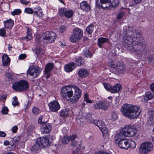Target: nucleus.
<instances>
[{
	"label": "nucleus",
	"mask_w": 154,
	"mask_h": 154,
	"mask_svg": "<svg viewBox=\"0 0 154 154\" xmlns=\"http://www.w3.org/2000/svg\"><path fill=\"white\" fill-rule=\"evenodd\" d=\"M136 132V130L133 129L131 125L125 126L119 133L115 136L114 140L115 143L118 144L119 147L122 149H127L128 148H135L136 145L135 142L131 140H127L125 138V137H133Z\"/></svg>",
	"instance_id": "1"
},
{
	"label": "nucleus",
	"mask_w": 154,
	"mask_h": 154,
	"mask_svg": "<svg viewBox=\"0 0 154 154\" xmlns=\"http://www.w3.org/2000/svg\"><path fill=\"white\" fill-rule=\"evenodd\" d=\"M121 110L123 115L131 119H136L141 112L137 106L127 104L123 105Z\"/></svg>",
	"instance_id": "2"
},
{
	"label": "nucleus",
	"mask_w": 154,
	"mask_h": 154,
	"mask_svg": "<svg viewBox=\"0 0 154 154\" xmlns=\"http://www.w3.org/2000/svg\"><path fill=\"white\" fill-rule=\"evenodd\" d=\"M128 30L127 31V34L128 36L125 38V36L123 38L124 43L125 47L129 51L132 52H134L137 49V47L140 46V45H136L133 46L132 43L134 42L135 38V35L136 33L134 32L135 29L134 28L128 27Z\"/></svg>",
	"instance_id": "3"
},
{
	"label": "nucleus",
	"mask_w": 154,
	"mask_h": 154,
	"mask_svg": "<svg viewBox=\"0 0 154 154\" xmlns=\"http://www.w3.org/2000/svg\"><path fill=\"white\" fill-rule=\"evenodd\" d=\"M13 89L18 91H23L27 90L29 88V84L25 80H21L13 84Z\"/></svg>",
	"instance_id": "4"
},
{
	"label": "nucleus",
	"mask_w": 154,
	"mask_h": 154,
	"mask_svg": "<svg viewBox=\"0 0 154 154\" xmlns=\"http://www.w3.org/2000/svg\"><path fill=\"white\" fill-rule=\"evenodd\" d=\"M83 33V31L79 28H74L69 36L70 41L74 43L78 42L82 38Z\"/></svg>",
	"instance_id": "5"
},
{
	"label": "nucleus",
	"mask_w": 154,
	"mask_h": 154,
	"mask_svg": "<svg viewBox=\"0 0 154 154\" xmlns=\"http://www.w3.org/2000/svg\"><path fill=\"white\" fill-rule=\"evenodd\" d=\"M53 139V137L52 136H49L48 137H40L37 139L38 142L42 148L49 146L51 143L52 142Z\"/></svg>",
	"instance_id": "6"
},
{
	"label": "nucleus",
	"mask_w": 154,
	"mask_h": 154,
	"mask_svg": "<svg viewBox=\"0 0 154 154\" xmlns=\"http://www.w3.org/2000/svg\"><path fill=\"white\" fill-rule=\"evenodd\" d=\"M109 65L119 73H123L125 70V66L123 62L119 61L116 64L112 62L109 63Z\"/></svg>",
	"instance_id": "7"
},
{
	"label": "nucleus",
	"mask_w": 154,
	"mask_h": 154,
	"mask_svg": "<svg viewBox=\"0 0 154 154\" xmlns=\"http://www.w3.org/2000/svg\"><path fill=\"white\" fill-rule=\"evenodd\" d=\"M56 38V35L54 32H47L42 34L41 39H43L44 41H46L47 42L51 43L54 41Z\"/></svg>",
	"instance_id": "8"
},
{
	"label": "nucleus",
	"mask_w": 154,
	"mask_h": 154,
	"mask_svg": "<svg viewBox=\"0 0 154 154\" xmlns=\"http://www.w3.org/2000/svg\"><path fill=\"white\" fill-rule=\"evenodd\" d=\"M42 71V69L36 66H31L27 71V73L31 76L37 77L40 74Z\"/></svg>",
	"instance_id": "9"
},
{
	"label": "nucleus",
	"mask_w": 154,
	"mask_h": 154,
	"mask_svg": "<svg viewBox=\"0 0 154 154\" xmlns=\"http://www.w3.org/2000/svg\"><path fill=\"white\" fill-rule=\"evenodd\" d=\"M72 88L74 90L75 93L73 97L70 99V101L72 103H75L78 101L81 96V91L76 86H74Z\"/></svg>",
	"instance_id": "10"
},
{
	"label": "nucleus",
	"mask_w": 154,
	"mask_h": 154,
	"mask_svg": "<svg viewBox=\"0 0 154 154\" xmlns=\"http://www.w3.org/2000/svg\"><path fill=\"white\" fill-rule=\"evenodd\" d=\"M61 97L65 98L67 96L69 98L71 97L73 95L72 89H70L68 86H66L62 88L61 94Z\"/></svg>",
	"instance_id": "11"
},
{
	"label": "nucleus",
	"mask_w": 154,
	"mask_h": 154,
	"mask_svg": "<svg viewBox=\"0 0 154 154\" xmlns=\"http://www.w3.org/2000/svg\"><path fill=\"white\" fill-rule=\"evenodd\" d=\"M109 106V103L107 101H99L94 105L95 109H101L106 110Z\"/></svg>",
	"instance_id": "12"
},
{
	"label": "nucleus",
	"mask_w": 154,
	"mask_h": 154,
	"mask_svg": "<svg viewBox=\"0 0 154 154\" xmlns=\"http://www.w3.org/2000/svg\"><path fill=\"white\" fill-rule=\"evenodd\" d=\"M43 124L41 126L40 130L42 133L46 134L49 133L52 129L51 125L49 124L43 122Z\"/></svg>",
	"instance_id": "13"
},
{
	"label": "nucleus",
	"mask_w": 154,
	"mask_h": 154,
	"mask_svg": "<svg viewBox=\"0 0 154 154\" xmlns=\"http://www.w3.org/2000/svg\"><path fill=\"white\" fill-rule=\"evenodd\" d=\"M48 106L52 112H57L60 108V106L58 101L55 100L51 102Z\"/></svg>",
	"instance_id": "14"
},
{
	"label": "nucleus",
	"mask_w": 154,
	"mask_h": 154,
	"mask_svg": "<svg viewBox=\"0 0 154 154\" xmlns=\"http://www.w3.org/2000/svg\"><path fill=\"white\" fill-rule=\"evenodd\" d=\"M150 116V118L147 121V124L148 125H151L154 124V110L150 109L148 110L147 112Z\"/></svg>",
	"instance_id": "15"
},
{
	"label": "nucleus",
	"mask_w": 154,
	"mask_h": 154,
	"mask_svg": "<svg viewBox=\"0 0 154 154\" xmlns=\"http://www.w3.org/2000/svg\"><path fill=\"white\" fill-rule=\"evenodd\" d=\"M76 66V65L74 63L71 62L66 65L64 67L65 70L68 72L72 71Z\"/></svg>",
	"instance_id": "16"
},
{
	"label": "nucleus",
	"mask_w": 154,
	"mask_h": 154,
	"mask_svg": "<svg viewBox=\"0 0 154 154\" xmlns=\"http://www.w3.org/2000/svg\"><path fill=\"white\" fill-rule=\"evenodd\" d=\"M109 40L107 38H105L103 37H100L98 39L97 44L98 45L100 48H102L103 45L106 42L109 43Z\"/></svg>",
	"instance_id": "17"
},
{
	"label": "nucleus",
	"mask_w": 154,
	"mask_h": 154,
	"mask_svg": "<svg viewBox=\"0 0 154 154\" xmlns=\"http://www.w3.org/2000/svg\"><path fill=\"white\" fill-rule=\"evenodd\" d=\"M80 8L86 12L88 11L90 9V6L88 4L87 2L83 1L80 4Z\"/></svg>",
	"instance_id": "18"
},
{
	"label": "nucleus",
	"mask_w": 154,
	"mask_h": 154,
	"mask_svg": "<svg viewBox=\"0 0 154 154\" xmlns=\"http://www.w3.org/2000/svg\"><path fill=\"white\" fill-rule=\"evenodd\" d=\"M153 148L152 143L150 142L145 143V154L151 151Z\"/></svg>",
	"instance_id": "19"
},
{
	"label": "nucleus",
	"mask_w": 154,
	"mask_h": 154,
	"mask_svg": "<svg viewBox=\"0 0 154 154\" xmlns=\"http://www.w3.org/2000/svg\"><path fill=\"white\" fill-rule=\"evenodd\" d=\"M10 59L6 54H4L2 57V62L4 66H6L9 63Z\"/></svg>",
	"instance_id": "20"
},
{
	"label": "nucleus",
	"mask_w": 154,
	"mask_h": 154,
	"mask_svg": "<svg viewBox=\"0 0 154 154\" xmlns=\"http://www.w3.org/2000/svg\"><path fill=\"white\" fill-rule=\"evenodd\" d=\"M121 86L120 84H117L112 87L111 92L116 93L119 92L121 90Z\"/></svg>",
	"instance_id": "21"
},
{
	"label": "nucleus",
	"mask_w": 154,
	"mask_h": 154,
	"mask_svg": "<svg viewBox=\"0 0 154 154\" xmlns=\"http://www.w3.org/2000/svg\"><path fill=\"white\" fill-rule=\"evenodd\" d=\"M100 4L102 6H100V8H108L110 6L109 0H100Z\"/></svg>",
	"instance_id": "22"
},
{
	"label": "nucleus",
	"mask_w": 154,
	"mask_h": 154,
	"mask_svg": "<svg viewBox=\"0 0 154 154\" xmlns=\"http://www.w3.org/2000/svg\"><path fill=\"white\" fill-rule=\"evenodd\" d=\"M79 75L82 77H85L88 75V70L85 69H81L78 72Z\"/></svg>",
	"instance_id": "23"
},
{
	"label": "nucleus",
	"mask_w": 154,
	"mask_h": 154,
	"mask_svg": "<svg viewBox=\"0 0 154 154\" xmlns=\"http://www.w3.org/2000/svg\"><path fill=\"white\" fill-rule=\"evenodd\" d=\"M5 27V28L8 29L11 27L13 25V21L11 19H9L4 22Z\"/></svg>",
	"instance_id": "24"
},
{
	"label": "nucleus",
	"mask_w": 154,
	"mask_h": 154,
	"mask_svg": "<svg viewBox=\"0 0 154 154\" xmlns=\"http://www.w3.org/2000/svg\"><path fill=\"white\" fill-rule=\"evenodd\" d=\"M54 67V64L52 63H49L47 64L45 67V73L48 74L51 71Z\"/></svg>",
	"instance_id": "25"
},
{
	"label": "nucleus",
	"mask_w": 154,
	"mask_h": 154,
	"mask_svg": "<svg viewBox=\"0 0 154 154\" xmlns=\"http://www.w3.org/2000/svg\"><path fill=\"white\" fill-rule=\"evenodd\" d=\"M149 52H146L145 54L146 55V57H148V61L150 64H152L154 63V55H149Z\"/></svg>",
	"instance_id": "26"
},
{
	"label": "nucleus",
	"mask_w": 154,
	"mask_h": 154,
	"mask_svg": "<svg viewBox=\"0 0 154 154\" xmlns=\"http://www.w3.org/2000/svg\"><path fill=\"white\" fill-rule=\"evenodd\" d=\"M26 29L27 30V36L26 37H24L23 38L26 39L27 41H28L31 40L32 38L31 35V30L30 29H29L28 27H27Z\"/></svg>",
	"instance_id": "27"
},
{
	"label": "nucleus",
	"mask_w": 154,
	"mask_h": 154,
	"mask_svg": "<svg viewBox=\"0 0 154 154\" xmlns=\"http://www.w3.org/2000/svg\"><path fill=\"white\" fill-rule=\"evenodd\" d=\"M95 124L98 127L100 130L105 126L104 123L101 120H97Z\"/></svg>",
	"instance_id": "28"
},
{
	"label": "nucleus",
	"mask_w": 154,
	"mask_h": 154,
	"mask_svg": "<svg viewBox=\"0 0 154 154\" xmlns=\"http://www.w3.org/2000/svg\"><path fill=\"white\" fill-rule=\"evenodd\" d=\"M16 146V145L13 143V141H11L7 149L8 151H12L14 149Z\"/></svg>",
	"instance_id": "29"
},
{
	"label": "nucleus",
	"mask_w": 154,
	"mask_h": 154,
	"mask_svg": "<svg viewBox=\"0 0 154 154\" xmlns=\"http://www.w3.org/2000/svg\"><path fill=\"white\" fill-rule=\"evenodd\" d=\"M67 9L65 8H61L59 9L58 13L59 15L61 17H64Z\"/></svg>",
	"instance_id": "30"
},
{
	"label": "nucleus",
	"mask_w": 154,
	"mask_h": 154,
	"mask_svg": "<svg viewBox=\"0 0 154 154\" xmlns=\"http://www.w3.org/2000/svg\"><path fill=\"white\" fill-rule=\"evenodd\" d=\"M73 12L71 10H66L64 17L67 18H71L73 15Z\"/></svg>",
	"instance_id": "31"
},
{
	"label": "nucleus",
	"mask_w": 154,
	"mask_h": 154,
	"mask_svg": "<svg viewBox=\"0 0 154 154\" xmlns=\"http://www.w3.org/2000/svg\"><path fill=\"white\" fill-rule=\"evenodd\" d=\"M40 145L39 144L38 142V140H37L36 142L35 143L32 147L33 150L35 151H37L40 148H42Z\"/></svg>",
	"instance_id": "32"
},
{
	"label": "nucleus",
	"mask_w": 154,
	"mask_h": 154,
	"mask_svg": "<svg viewBox=\"0 0 154 154\" xmlns=\"http://www.w3.org/2000/svg\"><path fill=\"white\" fill-rule=\"evenodd\" d=\"M139 154H144V142L142 143L139 148Z\"/></svg>",
	"instance_id": "33"
},
{
	"label": "nucleus",
	"mask_w": 154,
	"mask_h": 154,
	"mask_svg": "<svg viewBox=\"0 0 154 154\" xmlns=\"http://www.w3.org/2000/svg\"><path fill=\"white\" fill-rule=\"evenodd\" d=\"M75 61L78 66H81L84 64V60L82 58L79 57L76 59Z\"/></svg>",
	"instance_id": "34"
},
{
	"label": "nucleus",
	"mask_w": 154,
	"mask_h": 154,
	"mask_svg": "<svg viewBox=\"0 0 154 154\" xmlns=\"http://www.w3.org/2000/svg\"><path fill=\"white\" fill-rule=\"evenodd\" d=\"M94 26L92 25L88 26L86 28V31L89 34H91L94 31Z\"/></svg>",
	"instance_id": "35"
},
{
	"label": "nucleus",
	"mask_w": 154,
	"mask_h": 154,
	"mask_svg": "<svg viewBox=\"0 0 154 154\" xmlns=\"http://www.w3.org/2000/svg\"><path fill=\"white\" fill-rule=\"evenodd\" d=\"M109 2L113 7L118 6L119 3V0H110Z\"/></svg>",
	"instance_id": "36"
},
{
	"label": "nucleus",
	"mask_w": 154,
	"mask_h": 154,
	"mask_svg": "<svg viewBox=\"0 0 154 154\" xmlns=\"http://www.w3.org/2000/svg\"><path fill=\"white\" fill-rule=\"evenodd\" d=\"M154 96V94L152 93L150 91L147 92L146 94V97L147 98V100H149L152 99L153 98Z\"/></svg>",
	"instance_id": "37"
},
{
	"label": "nucleus",
	"mask_w": 154,
	"mask_h": 154,
	"mask_svg": "<svg viewBox=\"0 0 154 154\" xmlns=\"http://www.w3.org/2000/svg\"><path fill=\"white\" fill-rule=\"evenodd\" d=\"M100 130L104 136H106L109 134V131L105 126L104 127H103V128L101 129Z\"/></svg>",
	"instance_id": "38"
},
{
	"label": "nucleus",
	"mask_w": 154,
	"mask_h": 154,
	"mask_svg": "<svg viewBox=\"0 0 154 154\" xmlns=\"http://www.w3.org/2000/svg\"><path fill=\"white\" fill-rule=\"evenodd\" d=\"M68 111L66 109H64L60 112V115L61 116L63 117H65L67 116Z\"/></svg>",
	"instance_id": "39"
},
{
	"label": "nucleus",
	"mask_w": 154,
	"mask_h": 154,
	"mask_svg": "<svg viewBox=\"0 0 154 154\" xmlns=\"http://www.w3.org/2000/svg\"><path fill=\"white\" fill-rule=\"evenodd\" d=\"M84 54L86 57H91L92 54L91 52L86 49H85L84 51Z\"/></svg>",
	"instance_id": "40"
},
{
	"label": "nucleus",
	"mask_w": 154,
	"mask_h": 154,
	"mask_svg": "<svg viewBox=\"0 0 154 154\" xmlns=\"http://www.w3.org/2000/svg\"><path fill=\"white\" fill-rule=\"evenodd\" d=\"M103 85L106 90L111 92V89L112 86H110L109 84L104 83H103Z\"/></svg>",
	"instance_id": "41"
},
{
	"label": "nucleus",
	"mask_w": 154,
	"mask_h": 154,
	"mask_svg": "<svg viewBox=\"0 0 154 154\" xmlns=\"http://www.w3.org/2000/svg\"><path fill=\"white\" fill-rule=\"evenodd\" d=\"M20 138L19 136H17L14 137L12 139L11 141H13L14 143L17 145L20 141Z\"/></svg>",
	"instance_id": "42"
},
{
	"label": "nucleus",
	"mask_w": 154,
	"mask_h": 154,
	"mask_svg": "<svg viewBox=\"0 0 154 154\" xmlns=\"http://www.w3.org/2000/svg\"><path fill=\"white\" fill-rule=\"evenodd\" d=\"M84 100L87 103H91L92 101L89 99V97L87 94H85L84 97Z\"/></svg>",
	"instance_id": "43"
},
{
	"label": "nucleus",
	"mask_w": 154,
	"mask_h": 154,
	"mask_svg": "<svg viewBox=\"0 0 154 154\" xmlns=\"http://www.w3.org/2000/svg\"><path fill=\"white\" fill-rule=\"evenodd\" d=\"M21 11L20 9H16L11 12V14L13 15H17L21 13Z\"/></svg>",
	"instance_id": "44"
},
{
	"label": "nucleus",
	"mask_w": 154,
	"mask_h": 154,
	"mask_svg": "<svg viewBox=\"0 0 154 154\" xmlns=\"http://www.w3.org/2000/svg\"><path fill=\"white\" fill-rule=\"evenodd\" d=\"M68 137L67 136H65L62 140V142L63 144H66L69 142Z\"/></svg>",
	"instance_id": "45"
},
{
	"label": "nucleus",
	"mask_w": 154,
	"mask_h": 154,
	"mask_svg": "<svg viewBox=\"0 0 154 154\" xmlns=\"http://www.w3.org/2000/svg\"><path fill=\"white\" fill-rule=\"evenodd\" d=\"M32 111L33 113L35 115H38L40 112V111L39 109L36 107H34L32 108Z\"/></svg>",
	"instance_id": "46"
},
{
	"label": "nucleus",
	"mask_w": 154,
	"mask_h": 154,
	"mask_svg": "<svg viewBox=\"0 0 154 154\" xmlns=\"http://www.w3.org/2000/svg\"><path fill=\"white\" fill-rule=\"evenodd\" d=\"M125 12H120L119 13H118L117 16V19L118 20H120L121 19L125 14Z\"/></svg>",
	"instance_id": "47"
},
{
	"label": "nucleus",
	"mask_w": 154,
	"mask_h": 154,
	"mask_svg": "<svg viewBox=\"0 0 154 154\" xmlns=\"http://www.w3.org/2000/svg\"><path fill=\"white\" fill-rule=\"evenodd\" d=\"M117 113L116 112H113L112 113L111 119L115 120L117 119Z\"/></svg>",
	"instance_id": "48"
},
{
	"label": "nucleus",
	"mask_w": 154,
	"mask_h": 154,
	"mask_svg": "<svg viewBox=\"0 0 154 154\" xmlns=\"http://www.w3.org/2000/svg\"><path fill=\"white\" fill-rule=\"evenodd\" d=\"M14 100L12 102V104L13 105L15 106L19 104L17 100V98L16 97H14L13 98Z\"/></svg>",
	"instance_id": "49"
},
{
	"label": "nucleus",
	"mask_w": 154,
	"mask_h": 154,
	"mask_svg": "<svg viewBox=\"0 0 154 154\" xmlns=\"http://www.w3.org/2000/svg\"><path fill=\"white\" fill-rule=\"evenodd\" d=\"M35 52L37 55L39 54H43L44 53V51H42L41 49L39 48H36V49Z\"/></svg>",
	"instance_id": "50"
},
{
	"label": "nucleus",
	"mask_w": 154,
	"mask_h": 154,
	"mask_svg": "<svg viewBox=\"0 0 154 154\" xmlns=\"http://www.w3.org/2000/svg\"><path fill=\"white\" fill-rule=\"evenodd\" d=\"M25 12L28 14H32L33 12V10L30 8H26L25 9Z\"/></svg>",
	"instance_id": "51"
},
{
	"label": "nucleus",
	"mask_w": 154,
	"mask_h": 154,
	"mask_svg": "<svg viewBox=\"0 0 154 154\" xmlns=\"http://www.w3.org/2000/svg\"><path fill=\"white\" fill-rule=\"evenodd\" d=\"M66 27L64 25H62L60 27V32L61 33L64 32L66 30Z\"/></svg>",
	"instance_id": "52"
},
{
	"label": "nucleus",
	"mask_w": 154,
	"mask_h": 154,
	"mask_svg": "<svg viewBox=\"0 0 154 154\" xmlns=\"http://www.w3.org/2000/svg\"><path fill=\"white\" fill-rule=\"evenodd\" d=\"M6 32L5 30L3 28L0 29V35L3 36L5 35Z\"/></svg>",
	"instance_id": "53"
},
{
	"label": "nucleus",
	"mask_w": 154,
	"mask_h": 154,
	"mask_svg": "<svg viewBox=\"0 0 154 154\" xmlns=\"http://www.w3.org/2000/svg\"><path fill=\"white\" fill-rule=\"evenodd\" d=\"M76 137L77 136L75 135H73L70 136L68 137L69 141H73L76 138Z\"/></svg>",
	"instance_id": "54"
},
{
	"label": "nucleus",
	"mask_w": 154,
	"mask_h": 154,
	"mask_svg": "<svg viewBox=\"0 0 154 154\" xmlns=\"http://www.w3.org/2000/svg\"><path fill=\"white\" fill-rule=\"evenodd\" d=\"M8 109L6 107H3L2 109V112L3 114H7L8 113Z\"/></svg>",
	"instance_id": "55"
},
{
	"label": "nucleus",
	"mask_w": 154,
	"mask_h": 154,
	"mask_svg": "<svg viewBox=\"0 0 154 154\" xmlns=\"http://www.w3.org/2000/svg\"><path fill=\"white\" fill-rule=\"evenodd\" d=\"M87 121L91 123H94L95 124V123H96V122H97V120H95L93 119L92 117H90L89 119H88Z\"/></svg>",
	"instance_id": "56"
},
{
	"label": "nucleus",
	"mask_w": 154,
	"mask_h": 154,
	"mask_svg": "<svg viewBox=\"0 0 154 154\" xmlns=\"http://www.w3.org/2000/svg\"><path fill=\"white\" fill-rule=\"evenodd\" d=\"M43 116H41V117L39 118L38 120V122L39 124H42H42H43V122H45V123L47 121H42V119Z\"/></svg>",
	"instance_id": "57"
},
{
	"label": "nucleus",
	"mask_w": 154,
	"mask_h": 154,
	"mask_svg": "<svg viewBox=\"0 0 154 154\" xmlns=\"http://www.w3.org/2000/svg\"><path fill=\"white\" fill-rule=\"evenodd\" d=\"M36 8L38 10V11H39V17H42L43 15V14L42 11L40 10V9H41V8L39 6H37Z\"/></svg>",
	"instance_id": "58"
},
{
	"label": "nucleus",
	"mask_w": 154,
	"mask_h": 154,
	"mask_svg": "<svg viewBox=\"0 0 154 154\" xmlns=\"http://www.w3.org/2000/svg\"><path fill=\"white\" fill-rule=\"evenodd\" d=\"M11 130L13 133H16L18 130L17 126L16 125L14 126L12 128Z\"/></svg>",
	"instance_id": "59"
},
{
	"label": "nucleus",
	"mask_w": 154,
	"mask_h": 154,
	"mask_svg": "<svg viewBox=\"0 0 154 154\" xmlns=\"http://www.w3.org/2000/svg\"><path fill=\"white\" fill-rule=\"evenodd\" d=\"M26 57V55L25 54H22L19 56V58L20 60H22L25 58Z\"/></svg>",
	"instance_id": "60"
},
{
	"label": "nucleus",
	"mask_w": 154,
	"mask_h": 154,
	"mask_svg": "<svg viewBox=\"0 0 154 154\" xmlns=\"http://www.w3.org/2000/svg\"><path fill=\"white\" fill-rule=\"evenodd\" d=\"M7 97V96L5 94H3L1 96L0 98V100H1L3 101L5 100L6 98Z\"/></svg>",
	"instance_id": "61"
},
{
	"label": "nucleus",
	"mask_w": 154,
	"mask_h": 154,
	"mask_svg": "<svg viewBox=\"0 0 154 154\" xmlns=\"http://www.w3.org/2000/svg\"><path fill=\"white\" fill-rule=\"evenodd\" d=\"M80 151L78 148L76 149L73 152V154H80Z\"/></svg>",
	"instance_id": "62"
},
{
	"label": "nucleus",
	"mask_w": 154,
	"mask_h": 154,
	"mask_svg": "<svg viewBox=\"0 0 154 154\" xmlns=\"http://www.w3.org/2000/svg\"><path fill=\"white\" fill-rule=\"evenodd\" d=\"M96 5V7L98 8H99L100 6H102V5L100 4V2H99V0H95Z\"/></svg>",
	"instance_id": "63"
},
{
	"label": "nucleus",
	"mask_w": 154,
	"mask_h": 154,
	"mask_svg": "<svg viewBox=\"0 0 154 154\" xmlns=\"http://www.w3.org/2000/svg\"><path fill=\"white\" fill-rule=\"evenodd\" d=\"M150 88L152 92H154V83L150 85Z\"/></svg>",
	"instance_id": "64"
}]
</instances>
